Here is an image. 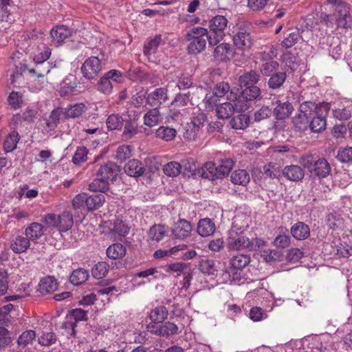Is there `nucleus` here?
<instances>
[{"mask_svg": "<svg viewBox=\"0 0 352 352\" xmlns=\"http://www.w3.org/2000/svg\"><path fill=\"white\" fill-rule=\"evenodd\" d=\"M323 8L325 12H321V6H319V10L316 9V15L318 17L316 22L313 21L315 19L314 14L307 16L305 23L307 28H314L318 20L325 22L327 25H331L333 21H335L338 27L342 28L350 26L352 21L350 5L342 1L327 0L323 5Z\"/></svg>", "mask_w": 352, "mask_h": 352, "instance_id": "f257e3e1", "label": "nucleus"}, {"mask_svg": "<svg viewBox=\"0 0 352 352\" xmlns=\"http://www.w3.org/2000/svg\"><path fill=\"white\" fill-rule=\"evenodd\" d=\"M41 221L47 227L56 228L60 232L68 231L74 224L73 215L67 210L60 214L48 213L42 217Z\"/></svg>", "mask_w": 352, "mask_h": 352, "instance_id": "f03ea898", "label": "nucleus"}, {"mask_svg": "<svg viewBox=\"0 0 352 352\" xmlns=\"http://www.w3.org/2000/svg\"><path fill=\"white\" fill-rule=\"evenodd\" d=\"M186 38L190 42L187 48L188 53L199 54L205 50L206 41H208V30L201 27L193 28L186 34Z\"/></svg>", "mask_w": 352, "mask_h": 352, "instance_id": "7ed1b4c3", "label": "nucleus"}, {"mask_svg": "<svg viewBox=\"0 0 352 352\" xmlns=\"http://www.w3.org/2000/svg\"><path fill=\"white\" fill-rule=\"evenodd\" d=\"M228 23L227 18L223 15L214 16L209 20L208 35L210 45H216L223 39Z\"/></svg>", "mask_w": 352, "mask_h": 352, "instance_id": "20e7f679", "label": "nucleus"}, {"mask_svg": "<svg viewBox=\"0 0 352 352\" xmlns=\"http://www.w3.org/2000/svg\"><path fill=\"white\" fill-rule=\"evenodd\" d=\"M236 222V219H234L232 226L228 232V248L235 250L245 248L250 250L255 249L254 242L241 234L243 230L241 227L238 228Z\"/></svg>", "mask_w": 352, "mask_h": 352, "instance_id": "39448f33", "label": "nucleus"}, {"mask_svg": "<svg viewBox=\"0 0 352 352\" xmlns=\"http://www.w3.org/2000/svg\"><path fill=\"white\" fill-rule=\"evenodd\" d=\"M261 94L260 89L255 85H250L245 87L240 94L231 90L230 94L228 95L229 101L238 100V102H243L245 104V110L248 108V101L256 99Z\"/></svg>", "mask_w": 352, "mask_h": 352, "instance_id": "423d86ee", "label": "nucleus"}, {"mask_svg": "<svg viewBox=\"0 0 352 352\" xmlns=\"http://www.w3.org/2000/svg\"><path fill=\"white\" fill-rule=\"evenodd\" d=\"M102 69V62L98 56L88 58L81 67L83 76L88 80L95 79L101 72Z\"/></svg>", "mask_w": 352, "mask_h": 352, "instance_id": "0eeeda50", "label": "nucleus"}, {"mask_svg": "<svg viewBox=\"0 0 352 352\" xmlns=\"http://www.w3.org/2000/svg\"><path fill=\"white\" fill-rule=\"evenodd\" d=\"M245 111V104L243 102L238 100L223 102L216 107V114L220 119H226L230 117L234 111Z\"/></svg>", "mask_w": 352, "mask_h": 352, "instance_id": "6e6552de", "label": "nucleus"}, {"mask_svg": "<svg viewBox=\"0 0 352 352\" xmlns=\"http://www.w3.org/2000/svg\"><path fill=\"white\" fill-rule=\"evenodd\" d=\"M206 120V116L199 109L193 113L190 124L185 133V137L188 140H195L198 135L200 127L203 126Z\"/></svg>", "mask_w": 352, "mask_h": 352, "instance_id": "1a4fd4ad", "label": "nucleus"}, {"mask_svg": "<svg viewBox=\"0 0 352 352\" xmlns=\"http://www.w3.org/2000/svg\"><path fill=\"white\" fill-rule=\"evenodd\" d=\"M147 329L153 333L166 337L175 335L177 333L178 331L177 326L170 322H165L164 324H162L160 327H155L153 324H149L147 326Z\"/></svg>", "mask_w": 352, "mask_h": 352, "instance_id": "9d476101", "label": "nucleus"}, {"mask_svg": "<svg viewBox=\"0 0 352 352\" xmlns=\"http://www.w3.org/2000/svg\"><path fill=\"white\" fill-rule=\"evenodd\" d=\"M71 30L65 25H58L50 32L51 45H60L66 38L71 36Z\"/></svg>", "mask_w": 352, "mask_h": 352, "instance_id": "9b49d317", "label": "nucleus"}, {"mask_svg": "<svg viewBox=\"0 0 352 352\" xmlns=\"http://www.w3.org/2000/svg\"><path fill=\"white\" fill-rule=\"evenodd\" d=\"M192 232L190 223L185 219H179L172 229L173 236L178 239H184L190 236Z\"/></svg>", "mask_w": 352, "mask_h": 352, "instance_id": "f8f14e48", "label": "nucleus"}, {"mask_svg": "<svg viewBox=\"0 0 352 352\" xmlns=\"http://www.w3.org/2000/svg\"><path fill=\"white\" fill-rule=\"evenodd\" d=\"M331 170L328 162L324 158H319L315 161L310 173L319 178H324L330 174Z\"/></svg>", "mask_w": 352, "mask_h": 352, "instance_id": "ddd939ff", "label": "nucleus"}, {"mask_svg": "<svg viewBox=\"0 0 352 352\" xmlns=\"http://www.w3.org/2000/svg\"><path fill=\"white\" fill-rule=\"evenodd\" d=\"M167 99V89L164 87H160L155 89L148 94L146 102L151 106H156L165 102Z\"/></svg>", "mask_w": 352, "mask_h": 352, "instance_id": "4468645a", "label": "nucleus"}, {"mask_svg": "<svg viewBox=\"0 0 352 352\" xmlns=\"http://www.w3.org/2000/svg\"><path fill=\"white\" fill-rule=\"evenodd\" d=\"M234 48L228 43H221L216 47L214 50V56L218 60L226 61L234 56Z\"/></svg>", "mask_w": 352, "mask_h": 352, "instance_id": "2eb2a0df", "label": "nucleus"}, {"mask_svg": "<svg viewBox=\"0 0 352 352\" xmlns=\"http://www.w3.org/2000/svg\"><path fill=\"white\" fill-rule=\"evenodd\" d=\"M282 174L288 180L292 182L300 181L305 175L303 169L298 165L286 166L282 170Z\"/></svg>", "mask_w": 352, "mask_h": 352, "instance_id": "dca6fc26", "label": "nucleus"}, {"mask_svg": "<svg viewBox=\"0 0 352 352\" xmlns=\"http://www.w3.org/2000/svg\"><path fill=\"white\" fill-rule=\"evenodd\" d=\"M120 172V168L113 162H108L101 166L98 170V176L107 181L113 180Z\"/></svg>", "mask_w": 352, "mask_h": 352, "instance_id": "f3484780", "label": "nucleus"}, {"mask_svg": "<svg viewBox=\"0 0 352 352\" xmlns=\"http://www.w3.org/2000/svg\"><path fill=\"white\" fill-rule=\"evenodd\" d=\"M197 230L199 235L202 237H207L214 233L216 226L212 219L204 218L199 221Z\"/></svg>", "mask_w": 352, "mask_h": 352, "instance_id": "a211bd4d", "label": "nucleus"}, {"mask_svg": "<svg viewBox=\"0 0 352 352\" xmlns=\"http://www.w3.org/2000/svg\"><path fill=\"white\" fill-rule=\"evenodd\" d=\"M234 43L239 49L248 50L252 45V39L249 32L245 30L239 31L233 38Z\"/></svg>", "mask_w": 352, "mask_h": 352, "instance_id": "6ab92c4d", "label": "nucleus"}, {"mask_svg": "<svg viewBox=\"0 0 352 352\" xmlns=\"http://www.w3.org/2000/svg\"><path fill=\"white\" fill-rule=\"evenodd\" d=\"M293 110L292 105L288 102L276 101V107L274 109V116L278 120H283L289 117Z\"/></svg>", "mask_w": 352, "mask_h": 352, "instance_id": "aec40b11", "label": "nucleus"}, {"mask_svg": "<svg viewBox=\"0 0 352 352\" xmlns=\"http://www.w3.org/2000/svg\"><path fill=\"white\" fill-rule=\"evenodd\" d=\"M321 110V107H318L315 102L305 101L300 105L298 113L311 120Z\"/></svg>", "mask_w": 352, "mask_h": 352, "instance_id": "412c9836", "label": "nucleus"}, {"mask_svg": "<svg viewBox=\"0 0 352 352\" xmlns=\"http://www.w3.org/2000/svg\"><path fill=\"white\" fill-rule=\"evenodd\" d=\"M77 84V80L74 76H66L60 84V94L63 96H67L74 94Z\"/></svg>", "mask_w": 352, "mask_h": 352, "instance_id": "4be33fe9", "label": "nucleus"}, {"mask_svg": "<svg viewBox=\"0 0 352 352\" xmlns=\"http://www.w3.org/2000/svg\"><path fill=\"white\" fill-rule=\"evenodd\" d=\"M33 60L34 63H47L46 60L51 55V50L45 43H39L37 49L33 52Z\"/></svg>", "mask_w": 352, "mask_h": 352, "instance_id": "5701e85b", "label": "nucleus"}, {"mask_svg": "<svg viewBox=\"0 0 352 352\" xmlns=\"http://www.w3.org/2000/svg\"><path fill=\"white\" fill-rule=\"evenodd\" d=\"M25 234L30 241L38 240L44 234V226L40 223H32L26 228Z\"/></svg>", "mask_w": 352, "mask_h": 352, "instance_id": "b1692460", "label": "nucleus"}, {"mask_svg": "<svg viewBox=\"0 0 352 352\" xmlns=\"http://www.w3.org/2000/svg\"><path fill=\"white\" fill-rule=\"evenodd\" d=\"M86 211L94 210L101 207L105 201L104 195L102 193L89 195L86 193Z\"/></svg>", "mask_w": 352, "mask_h": 352, "instance_id": "393cba45", "label": "nucleus"}, {"mask_svg": "<svg viewBox=\"0 0 352 352\" xmlns=\"http://www.w3.org/2000/svg\"><path fill=\"white\" fill-rule=\"evenodd\" d=\"M124 172L131 177H139L144 173V167L142 162L137 160H131L124 166Z\"/></svg>", "mask_w": 352, "mask_h": 352, "instance_id": "a878e982", "label": "nucleus"}, {"mask_svg": "<svg viewBox=\"0 0 352 352\" xmlns=\"http://www.w3.org/2000/svg\"><path fill=\"white\" fill-rule=\"evenodd\" d=\"M57 287L56 280L52 276H47L40 280L38 291L41 294L46 295L56 290Z\"/></svg>", "mask_w": 352, "mask_h": 352, "instance_id": "bb28decb", "label": "nucleus"}, {"mask_svg": "<svg viewBox=\"0 0 352 352\" xmlns=\"http://www.w3.org/2000/svg\"><path fill=\"white\" fill-rule=\"evenodd\" d=\"M291 234L297 240H304L310 234L309 228L302 222H298L292 227Z\"/></svg>", "mask_w": 352, "mask_h": 352, "instance_id": "cd10ccee", "label": "nucleus"}, {"mask_svg": "<svg viewBox=\"0 0 352 352\" xmlns=\"http://www.w3.org/2000/svg\"><path fill=\"white\" fill-rule=\"evenodd\" d=\"M30 245V239L26 236H17L11 243V249L15 253H22L25 252Z\"/></svg>", "mask_w": 352, "mask_h": 352, "instance_id": "c85d7f7f", "label": "nucleus"}, {"mask_svg": "<svg viewBox=\"0 0 352 352\" xmlns=\"http://www.w3.org/2000/svg\"><path fill=\"white\" fill-rule=\"evenodd\" d=\"M250 261V258L245 254H237L233 256L229 262L230 268L234 270H241L246 267Z\"/></svg>", "mask_w": 352, "mask_h": 352, "instance_id": "c756f323", "label": "nucleus"}, {"mask_svg": "<svg viewBox=\"0 0 352 352\" xmlns=\"http://www.w3.org/2000/svg\"><path fill=\"white\" fill-rule=\"evenodd\" d=\"M230 180L234 184L246 186L250 182V177L247 170L239 169L231 174Z\"/></svg>", "mask_w": 352, "mask_h": 352, "instance_id": "7c9ffc66", "label": "nucleus"}, {"mask_svg": "<svg viewBox=\"0 0 352 352\" xmlns=\"http://www.w3.org/2000/svg\"><path fill=\"white\" fill-rule=\"evenodd\" d=\"M325 128V116L321 113V111L318 112V113L310 120L309 129L314 133H319L324 130Z\"/></svg>", "mask_w": 352, "mask_h": 352, "instance_id": "2f4dec72", "label": "nucleus"}, {"mask_svg": "<svg viewBox=\"0 0 352 352\" xmlns=\"http://www.w3.org/2000/svg\"><path fill=\"white\" fill-rule=\"evenodd\" d=\"M161 120V114L157 108L149 110L144 116V123L149 127L157 125Z\"/></svg>", "mask_w": 352, "mask_h": 352, "instance_id": "473e14b6", "label": "nucleus"}, {"mask_svg": "<svg viewBox=\"0 0 352 352\" xmlns=\"http://www.w3.org/2000/svg\"><path fill=\"white\" fill-rule=\"evenodd\" d=\"M86 192H82L76 195L72 201V208L76 214L80 213L85 215L86 212Z\"/></svg>", "mask_w": 352, "mask_h": 352, "instance_id": "72a5a7b5", "label": "nucleus"}, {"mask_svg": "<svg viewBox=\"0 0 352 352\" xmlns=\"http://www.w3.org/2000/svg\"><path fill=\"white\" fill-rule=\"evenodd\" d=\"M126 254V248L121 243H114L107 250V255L111 259H118Z\"/></svg>", "mask_w": 352, "mask_h": 352, "instance_id": "f704fd0d", "label": "nucleus"}, {"mask_svg": "<svg viewBox=\"0 0 352 352\" xmlns=\"http://www.w3.org/2000/svg\"><path fill=\"white\" fill-rule=\"evenodd\" d=\"M20 140L19 133L13 131L5 139L3 142V149L6 153H10L16 148L18 142Z\"/></svg>", "mask_w": 352, "mask_h": 352, "instance_id": "c9c22d12", "label": "nucleus"}, {"mask_svg": "<svg viewBox=\"0 0 352 352\" xmlns=\"http://www.w3.org/2000/svg\"><path fill=\"white\" fill-rule=\"evenodd\" d=\"M201 176L209 180L219 178L216 164L213 162H206L201 168Z\"/></svg>", "mask_w": 352, "mask_h": 352, "instance_id": "e433bc0d", "label": "nucleus"}, {"mask_svg": "<svg viewBox=\"0 0 352 352\" xmlns=\"http://www.w3.org/2000/svg\"><path fill=\"white\" fill-rule=\"evenodd\" d=\"M167 232L166 228L162 225H155L148 231V239L152 241H160Z\"/></svg>", "mask_w": 352, "mask_h": 352, "instance_id": "4c0bfd02", "label": "nucleus"}, {"mask_svg": "<svg viewBox=\"0 0 352 352\" xmlns=\"http://www.w3.org/2000/svg\"><path fill=\"white\" fill-rule=\"evenodd\" d=\"M281 173L280 166L276 163L270 162L263 167V175L270 179L278 178Z\"/></svg>", "mask_w": 352, "mask_h": 352, "instance_id": "58836bf2", "label": "nucleus"}, {"mask_svg": "<svg viewBox=\"0 0 352 352\" xmlns=\"http://www.w3.org/2000/svg\"><path fill=\"white\" fill-rule=\"evenodd\" d=\"M89 278L88 271L84 269L74 270L69 277L70 282L74 285H79L85 283Z\"/></svg>", "mask_w": 352, "mask_h": 352, "instance_id": "ea45409f", "label": "nucleus"}, {"mask_svg": "<svg viewBox=\"0 0 352 352\" xmlns=\"http://www.w3.org/2000/svg\"><path fill=\"white\" fill-rule=\"evenodd\" d=\"M333 116L340 120H347L352 116V104L342 106L333 110Z\"/></svg>", "mask_w": 352, "mask_h": 352, "instance_id": "a19ab883", "label": "nucleus"}, {"mask_svg": "<svg viewBox=\"0 0 352 352\" xmlns=\"http://www.w3.org/2000/svg\"><path fill=\"white\" fill-rule=\"evenodd\" d=\"M258 75L254 72H248L240 76L239 82L241 87H249L250 85H254L258 80Z\"/></svg>", "mask_w": 352, "mask_h": 352, "instance_id": "79ce46f5", "label": "nucleus"}, {"mask_svg": "<svg viewBox=\"0 0 352 352\" xmlns=\"http://www.w3.org/2000/svg\"><path fill=\"white\" fill-rule=\"evenodd\" d=\"M250 122L249 117L245 114H240L237 116L232 118L230 122L232 128L235 129H244Z\"/></svg>", "mask_w": 352, "mask_h": 352, "instance_id": "37998d69", "label": "nucleus"}, {"mask_svg": "<svg viewBox=\"0 0 352 352\" xmlns=\"http://www.w3.org/2000/svg\"><path fill=\"white\" fill-rule=\"evenodd\" d=\"M176 130L168 126H161L155 132L156 136L165 141L172 140L176 135Z\"/></svg>", "mask_w": 352, "mask_h": 352, "instance_id": "c03bdc74", "label": "nucleus"}, {"mask_svg": "<svg viewBox=\"0 0 352 352\" xmlns=\"http://www.w3.org/2000/svg\"><path fill=\"white\" fill-rule=\"evenodd\" d=\"M85 111V106L83 103H77L70 105L65 109V116L68 118H78Z\"/></svg>", "mask_w": 352, "mask_h": 352, "instance_id": "a18cd8bd", "label": "nucleus"}, {"mask_svg": "<svg viewBox=\"0 0 352 352\" xmlns=\"http://www.w3.org/2000/svg\"><path fill=\"white\" fill-rule=\"evenodd\" d=\"M233 166L234 162L232 160H222L217 166L216 165L219 178L228 175L230 172Z\"/></svg>", "mask_w": 352, "mask_h": 352, "instance_id": "49530a36", "label": "nucleus"}, {"mask_svg": "<svg viewBox=\"0 0 352 352\" xmlns=\"http://www.w3.org/2000/svg\"><path fill=\"white\" fill-rule=\"evenodd\" d=\"M109 271V265L106 262H98L92 267L91 273L94 278L97 279L102 278L106 276Z\"/></svg>", "mask_w": 352, "mask_h": 352, "instance_id": "de8ad7c7", "label": "nucleus"}, {"mask_svg": "<svg viewBox=\"0 0 352 352\" xmlns=\"http://www.w3.org/2000/svg\"><path fill=\"white\" fill-rule=\"evenodd\" d=\"M167 316V310L163 306H159L153 309L149 315L150 319L155 323L162 322Z\"/></svg>", "mask_w": 352, "mask_h": 352, "instance_id": "09e8293b", "label": "nucleus"}, {"mask_svg": "<svg viewBox=\"0 0 352 352\" xmlns=\"http://www.w3.org/2000/svg\"><path fill=\"white\" fill-rule=\"evenodd\" d=\"M292 122L296 131H304L309 128L310 120L300 113L293 118Z\"/></svg>", "mask_w": 352, "mask_h": 352, "instance_id": "8fccbe9b", "label": "nucleus"}, {"mask_svg": "<svg viewBox=\"0 0 352 352\" xmlns=\"http://www.w3.org/2000/svg\"><path fill=\"white\" fill-rule=\"evenodd\" d=\"M113 85L105 75L100 78L97 84L98 90L106 95H109L113 90Z\"/></svg>", "mask_w": 352, "mask_h": 352, "instance_id": "3c124183", "label": "nucleus"}, {"mask_svg": "<svg viewBox=\"0 0 352 352\" xmlns=\"http://www.w3.org/2000/svg\"><path fill=\"white\" fill-rule=\"evenodd\" d=\"M182 166L177 162H170L164 165V173L169 177H176L181 173Z\"/></svg>", "mask_w": 352, "mask_h": 352, "instance_id": "603ef678", "label": "nucleus"}, {"mask_svg": "<svg viewBox=\"0 0 352 352\" xmlns=\"http://www.w3.org/2000/svg\"><path fill=\"white\" fill-rule=\"evenodd\" d=\"M300 37L298 30H295L289 33L281 43V45L285 48H290L294 46Z\"/></svg>", "mask_w": 352, "mask_h": 352, "instance_id": "864d4df0", "label": "nucleus"}, {"mask_svg": "<svg viewBox=\"0 0 352 352\" xmlns=\"http://www.w3.org/2000/svg\"><path fill=\"white\" fill-rule=\"evenodd\" d=\"M286 79V74L285 72H277L272 74L268 81L270 87L276 89L280 87Z\"/></svg>", "mask_w": 352, "mask_h": 352, "instance_id": "5fc2aeb1", "label": "nucleus"}, {"mask_svg": "<svg viewBox=\"0 0 352 352\" xmlns=\"http://www.w3.org/2000/svg\"><path fill=\"white\" fill-rule=\"evenodd\" d=\"M131 156V148L128 145L120 146L116 153L115 158L120 162H124L125 160Z\"/></svg>", "mask_w": 352, "mask_h": 352, "instance_id": "6e6d98bb", "label": "nucleus"}, {"mask_svg": "<svg viewBox=\"0 0 352 352\" xmlns=\"http://www.w3.org/2000/svg\"><path fill=\"white\" fill-rule=\"evenodd\" d=\"M35 67L30 69L29 72L36 74L38 77H43L50 72V66L49 63H34Z\"/></svg>", "mask_w": 352, "mask_h": 352, "instance_id": "4d7b16f0", "label": "nucleus"}, {"mask_svg": "<svg viewBox=\"0 0 352 352\" xmlns=\"http://www.w3.org/2000/svg\"><path fill=\"white\" fill-rule=\"evenodd\" d=\"M200 271L206 274L212 275L217 271L215 262L213 260H203L199 264Z\"/></svg>", "mask_w": 352, "mask_h": 352, "instance_id": "13d9d810", "label": "nucleus"}, {"mask_svg": "<svg viewBox=\"0 0 352 352\" xmlns=\"http://www.w3.org/2000/svg\"><path fill=\"white\" fill-rule=\"evenodd\" d=\"M161 42V36H155L153 38L149 40L144 47V54L146 56L154 53Z\"/></svg>", "mask_w": 352, "mask_h": 352, "instance_id": "bf43d9fd", "label": "nucleus"}, {"mask_svg": "<svg viewBox=\"0 0 352 352\" xmlns=\"http://www.w3.org/2000/svg\"><path fill=\"white\" fill-rule=\"evenodd\" d=\"M88 150L85 146H79L76 150L72 158V162L75 164H80L85 162L87 159Z\"/></svg>", "mask_w": 352, "mask_h": 352, "instance_id": "052dcab7", "label": "nucleus"}, {"mask_svg": "<svg viewBox=\"0 0 352 352\" xmlns=\"http://www.w3.org/2000/svg\"><path fill=\"white\" fill-rule=\"evenodd\" d=\"M109 188V181L102 178H97L89 185V189L92 191L104 192Z\"/></svg>", "mask_w": 352, "mask_h": 352, "instance_id": "680f3d73", "label": "nucleus"}, {"mask_svg": "<svg viewBox=\"0 0 352 352\" xmlns=\"http://www.w3.org/2000/svg\"><path fill=\"white\" fill-rule=\"evenodd\" d=\"M230 87L228 83L225 82H221L217 83L213 89V94L218 98H221L224 96L226 94L229 95L231 91Z\"/></svg>", "mask_w": 352, "mask_h": 352, "instance_id": "e2e57ef3", "label": "nucleus"}, {"mask_svg": "<svg viewBox=\"0 0 352 352\" xmlns=\"http://www.w3.org/2000/svg\"><path fill=\"white\" fill-rule=\"evenodd\" d=\"M123 120L118 115L112 114L107 120V126L109 130H115L121 128Z\"/></svg>", "mask_w": 352, "mask_h": 352, "instance_id": "0e129e2a", "label": "nucleus"}, {"mask_svg": "<svg viewBox=\"0 0 352 352\" xmlns=\"http://www.w3.org/2000/svg\"><path fill=\"white\" fill-rule=\"evenodd\" d=\"M278 67V62L275 60H270L262 64L261 67V72L265 76H270Z\"/></svg>", "mask_w": 352, "mask_h": 352, "instance_id": "69168bd1", "label": "nucleus"}, {"mask_svg": "<svg viewBox=\"0 0 352 352\" xmlns=\"http://www.w3.org/2000/svg\"><path fill=\"white\" fill-rule=\"evenodd\" d=\"M106 77L111 81V82L122 83L124 80V76L123 74L117 69H111L104 74Z\"/></svg>", "mask_w": 352, "mask_h": 352, "instance_id": "338daca9", "label": "nucleus"}, {"mask_svg": "<svg viewBox=\"0 0 352 352\" xmlns=\"http://www.w3.org/2000/svg\"><path fill=\"white\" fill-rule=\"evenodd\" d=\"M337 158L342 163H347L352 160V147H345L339 150Z\"/></svg>", "mask_w": 352, "mask_h": 352, "instance_id": "774afa93", "label": "nucleus"}]
</instances>
